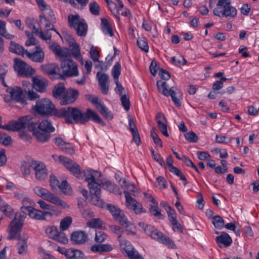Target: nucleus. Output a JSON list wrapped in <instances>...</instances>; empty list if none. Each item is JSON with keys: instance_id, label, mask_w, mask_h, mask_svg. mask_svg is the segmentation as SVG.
<instances>
[{"instance_id": "1", "label": "nucleus", "mask_w": 259, "mask_h": 259, "mask_svg": "<svg viewBox=\"0 0 259 259\" xmlns=\"http://www.w3.org/2000/svg\"><path fill=\"white\" fill-rule=\"evenodd\" d=\"M26 127L32 132L37 140L41 143L48 141L51 137V133L55 130L51 121L45 119L38 123L36 118L30 115L20 117L17 121H10L8 124L0 125V128L11 131H18Z\"/></svg>"}, {"instance_id": "2", "label": "nucleus", "mask_w": 259, "mask_h": 259, "mask_svg": "<svg viewBox=\"0 0 259 259\" xmlns=\"http://www.w3.org/2000/svg\"><path fill=\"white\" fill-rule=\"evenodd\" d=\"M82 172L83 173L82 177H85V181L88 183V187L91 194V202L95 205L104 207L105 204L100 198L101 185L96 181V177L101 176V172L92 169H88Z\"/></svg>"}, {"instance_id": "3", "label": "nucleus", "mask_w": 259, "mask_h": 259, "mask_svg": "<svg viewBox=\"0 0 259 259\" xmlns=\"http://www.w3.org/2000/svg\"><path fill=\"white\" fill-rule=\"evenodd\" d=\"M25 217L24 215L16 214L13 220L10 223L8 240L17 239L18 253L20 254H25L27 250V244L25 239L21 240L20 232L24 225Z\"/></svg>"}, {"instance_id": "4", "label": "nucleus", "mask_w": 259, "mask_h": 259, "mask_svg": "<svg viewBox=\"0 0 259 259\" xmlns=\"http://www.w3.org/2000/svg\"><path fill=\"white\" fill-rule=\"evenodd\" d=\"M215 16L225 17L228 19L234 18L237 15L236 9L231 5L230 0H219L213 11Z\"/></svg>"}, {"instance_id": "5", "label": "nucleus", "mask_w": 259, "mask_h": 259, "mask_svg": "<svg viewBox=\"0 0 259 259\" xmlns=\"http://www.w3.org/2000/svg\"><path fill=\"white\" fill-rule=\"evenodd\" d=\"M174 81L171 80L169 83L166 81H163V95L170 96L174 104L178 107L182 105L183 94L179 89L173 85Z\"/></svg>"}, {"instance_id": "6", "label": "nucleus", "mask_w": 259, "mask_h": 259, "mask_svg": "<svg viewBox=\"0 0 259 259\" xmlns=\"http://www.w3.org/2000/svg\"><path fill=\"white\" fill-rule=\"evenodd\" d=\"M90 119L102 125L105 124L98 114L90 109H88L85 112H82L76 108L75 124H84Z\"/></svg>"}, {"instance_id": "7", "label": "nucleus", "mask_w": 259, "mask_h": 259, "mask_svg": "<svg viewBox=\"0 0 259 259\" xmlns=\"http://www.w3.org/2000/svg\"><path fill=\"white\" fill-rule=\"evenodd\" d=\"M32 108L39 114L46 116L55 115L57 110L54 104L48 98L37 100Z\"/></svg>"}, {"instance_id": "8", "label": "nucleus", "mask_w": 259, "mask_h": 259, "mask_svg": "<svg viewBox=\"0 0 259 259\" xmlns=\"http://www.w3.org/2000/svg\"><path fill=\"white\" fill-rule=\"evenodd\" d=\"M69 26L74 29L78 35L85 36L87 32L88 26L84 19H80L78 15H69L68 17Z\"/></svg>"}, {"instance_id": "9", "label": "nucleus", "mask_w": 259, "mask_h": 259, "mask_svg": "<svg viewBox=\"0 0 259 259\" xmlns=\"http://www.w3.org/2000/svg\"><path fill=\"white\" fill-rule=\"evenodd\" d=\"M61 68L63 73L61 75L65 77L77 76L79 75L77 65L71 59H64L61 63Z\"/></svg>"}, {"instance_id": "10", "label": "nucleus", "mask_w": 259, "mask_h": 259, "mask_svg": "<svg viewBox=\"0 0 259 259\" xmlns=\"http://www.w3.org/2000/svg\"><path fill=\"white\" fill-rule=\"evenodd\" d=\"M59 160L65 166V167L78 179L82 178V171L80 166L72 160L63 156H59Z\"/></svg>"}, {"instance_id": "11", "label": "nucleus", "mask_w": 259, "mask_h": 259, "mask_svg": "<svg viewBox=\"0 0 259 259\" xmlns=\"http://www.w3.org/2000/svg\"><path fill=\"white\" fill-rule=\"evenodd\" d=\"M76 108L68 107L62 108L57 110L55 115L59 118L64 119L65 122L67 124H75Z\"/></svg>"}, {"instance_id": "12", "label": "nucleus", "mask_w": 259, "mask_h": 259, "mask_svg": "<svg viewBox=\"0 0 259 259\" xmlns=\"http://www.w3.org/2000/svg\"><path fill=\"white\" fill-rule=\"evenodd\" d=\"M85 97L87 100L92 103L105 118L109 119L113 118V114L108 110L105 105L102 103V101L98 97L92 95H86Z\"/></svg>"}, {"instance_id": "13", "label": "nucleus", "mask_w": 259, "mask_h": 259, "mask_svg": "<svg viewBox=\"0 0 259 259\" xmlns=\"http://www.w3.org/2000/svg\"><path fill=\"white\" fill-rule=\"evenodd\" d=\"M31 166L34 170L36 180L42 181L46 180L48 175V170L45 164L40 161L32 160Z\"/></svg>"}, {"instance_id": "14", "label": "nucleus", "mask_w": 259, "mask_h": 259, "mask_svg": "<svg viewBox=\"0 0 259 259\" xmlns=\"http://www.w3.org/2000/svg\"><path fill=\"white\" fill-rule=\"evenodd\" d=\"M25 210L27 212L24 215L27 214L32 219L39 221H46L48 218H51L53 215V213L52 212L46 211V210L42 211L34 207L29 208H29H25Z\"/></svg>"}, {"instance_id": "15", "label": "nucleus", "mask_w": 259, "mask_h": 259, "mask_svg": "<svg viewBox=\"0 0 259 259\" xmlns=\"http://www.w3.org/2000/svg\"><path fill=\"white\" fill-rule=\"evenodd\" d=\"M14 61V68L19 76H27L33 74L34 70L32 68L30 70L29 67L27 66L26 63L24 61L18 58H15Z\"/></svg>"}, {"instance_id": "16", "label": "nucleus", "mask_w": 259, "mask_h": 259, "mask_svg": "<svg viewBox=\"0 0 259 259\" xmlns=\"http://www.w3.org/2000/svg\"><path fill=\"white\" fill-rule=\"evenodd\" d=\"M42 71L49 75H52L54 79H64L63 75L60 73V69L55 63L41 65Z\"/></svg>"}, {"instance_id": "17", "label": "nucleus", "mask_w": 259, "mask_h": 259, "mask_svg": "<svg viewBox=\"0 0 259 259\" xmlns=\"http://www.w3.org/2000/svg\"><path fill=\"white\" fill-rule=\"evenodd\" d=\"M123 193L125 197L126 205L129 209L133 210L137 214L145 212L142 205L133 198L128 191L124 190Z\"/></svg>"}, {"instance_id": "18", "label": "nucleus", "mask_w": 259, "mask_h": 259, "mask_svg": "<svg viewBox=\"0 0 259 259\" xmlns=\"http://www.w3.org/2000/svg\"><path fill=\"white\" fill-rule=\"evenodd\" d=\"M139 226L143 228L145 233L150 236L153 239L162 242V233L154 227L145 224L143 223H140Z\"/></svg>"}, {"instance_id": "19", "label": "nucleus", "mask_w": 259, "mask_h": 259, "mask_svg": "<svg viewBox=\"0 0 259 259\" xmlns=\"http://www.w3.org/2000/svg\"><path fill=\"white\" fill-rule=\"evenodd\" d=\"M7 91L10 94L12 100L23 105L27 104L23 92L20 87L16 86L14 88L8 89Z\"/></svg>"}, {"instance_id": "20", "label": "nucleus", "mask_w": 259, "mask_h": 259, "mask_svg": "<svg viewBox=\"0 0 259 259\" xmlns=\"http://www.w3.org/2000/svg\"><path fill=\"white\" fill-rule=\"evenodd\" d=\"M78 91L72 88L68 89L61 98L60 104L66 105L75 102L78 97Z\"/></svg>"}, {"instance_id": "21", "label": "nucleus", "mask_w": 259, "mask_h": 259, "mask_svg": "<svg viewBox=\"0 0 259 259\" xmlns=\"http://www.w3.org/2000/svg\"><path fill=\"white\" fill-rule=\"evenodd\" d=\"M96 76L98 78L102 93L104 95H107L109 88V75L106 73L99 71L97 72Z\"/></svg>"}, {"instance_id": "22", "label": "nucleus", "mask_w": 259, "mask_h": 259, "mask_svg": "<svg viewBox=\"0 0 259 259\" xmlns=\"http://www.w3.org/2000/svg\"><path fill=\"white\" fill-rule=\"evenodd\" d=\"M25 54L31 61L35 62L41 63L45 59L44 52L39 47H36V50L33 53H30L27 50H26Z\"/></svg>"}, {"instance_id": "23", "label": "nucleus", "mask_w": 259, "mask_h": 259, "mask_svg": "<svg viewBox=\"0 0 259 259\" xmlns=\"http://www.w3.org/2000/svg\"><path fill=\"white\" fill-rule=\"evenodd\" d=\"M119 241L121 250L122 251H124L125 252L129 258L133 256L134 253L138 251L135 249L131 243L127 240L124 239H120Z\"/></svg>"}, {"instance_id": "24", "label": "nucleus", "mask_w": 259, "mask_h": 259, "mask_svg": "<svg viewBox=\"0 0 259 259\" xmlns=\"http://www.w3.org/2000/svg\"><path fill=\"white\" fill-rule=\"evenodd\" d=\"M70 240L73 244H82L88 241V234L83 231H74L71 235Z\"/></svg>"}, {"instance_id": "25", "label": "nucleus", "mask_w": 259, "mask_h": 259, "mask_svg": "<svg viewBox=\"0 0 259 259\" xmlns=\"http://www.w3.org/2000/svg\"><path fill=\"white\" fill-rule=\"evenodd\" d=\"M215 241L221 248L230 246L232 242L231 237L226 232H223L220 236L216 237Z\"/></svg>"}, {"instance_id": "26", "label": "nucleus", "mask_w": 259, "mask_h": 259, "mask_svg": "<svg viewBox=\"0 0 259 259\" xmlns=\"http://www.w3.org/2000/svg\"><path fill=\"white\" fill-rule=\"evenodd\" d=\"M48 16L46 14H44V16L41 15L39 16L40 18V22L42 23V19L44 18V21L45 22V27L46 29V35H47V32L49 34V28L51 26L52 23H55L56 22V18L54 17V15L53 12L51 10H49V13H48Z\"/></svg>"}, {"instance_id": "27", "label": "nucleus", "mask_w": 259, "mask_h": 259, "mask_svg": "<svg viewBox=\"0 0 259 259\" xmlns=\"http://www.w3.org/2000/svg\"><path fill=\"white\" fill-rule=\"evenodd\" d=\"M113 247L108 244L98 243L91 247V250L94 252H108L112 250Z\"/></svg>"}, {"instance_id": "28", "label": "nucleus", "mask_w": 259, "mask_h": 259, "mask_svg": "<svg viewBox=\"0 0 259 259\" xmlns=\"http://www.w3.org/2000/svg\"><path fill=\"white\" fill-rule=\"evenodd\" d=\"M0 210L7 217L11 218L13 215L14 209L0 197Z\"/></svg>"}, {"instance_id": "29", "label": "nucleus", "mask_w": 259, "mask_h": 259, "mask_svg": "<svg viewBox=\"0 0 259 259\" xmlns=\"http://www.w3.org/2000/svg\"><path fill=\"white\" fill-rule=\"evenodd\" d=\"M101 28L105 35L112 36L114 34L112 27L107 19L106 18L101 19Z\"/></svg>"}, {"instance_id": "30", "label": "nucleus", "mask_w": 259, "mask_h": 259, "mask_svg": "<svg viewBox=\"0 0 259 259\" xmlns=\"http://www.w3.org/2000/svg\"><path fill=\"white\" fill-rule=\"evenodd\" d=\"M30 29L32 30V32L35 33L36 35L40 37L44 40H51V34H49L48 32H47V35L41 31L40 28L36 27V26L33 24H30L29 25Z\"/></svg>"}, {"instance_id": "31", "label": "nucleus", "mask_w": 259, "mask_h": 259, "mask_svg": "<svg viewBox=\"0 0 259 259\" xmlns=\"http://www.w3.org/2000/svg\"><path fill=\"white\" fill-rule=\"evenodd\" d=\"M67 259H86L84 253L78 249L70 248Z\"/></svg>"}, {"instance_id": "32", "label": "nucleus", "mask_w": 259, "mask_h": 259, "mask_svg": "<svg viewBox=\"0 0 259 259\" xmlns=\"http://www.w3.org/2000/svg\"><path fill=\"white\" fill-rule=\"evenodd\" d=\"M34 192L36 195L48 201L50 200L49 197L53 195L48 190L40 187H35L34 188Z\"/></svg>"}, {"instance_id": "33", "label": "nucleus", "mask_w": 259, "mask_h": 259, "mask_svg": "<svg viewBox=\"0 0 259 259\" xmlns=\"http://www.w3.org/2000/svg\"><path fill=\"white\" fill-rule=\"evenodd\" d=\"M9 51L11 52H12L18 55H23V54H25V51L26 50L22 46L19 45V44L16 43L13 41H11L10 42Z\"/></svg>"}, {"instance_id": "34", "label": "nucleus", "mask_w": 259, "mask_h": 259, "mask_svg": "<svg viewBox=\"0 0 259 259\" xmlns=\"http://www.w3.org/2000/svg\"><path fill=\"white\" fill-rule=\"evenodd\" d=\"M33 88L39 92L46 91V82L43 80L33 77L32 78Z\"/></svg>"}, {"instance_id": "35", "label": "nucleus", "mask_w": 259, "mask_h": 259, "mask_svg": "<svg viewBox=\"0 0 259 259\" xmlns=\"http://www.w3.org/2000/svg\"><path fill=\"white\" fill-rule=\"evenodd\" d=\"M65 88L63 83H60L56 85L52 91L53 96L56 99H61V94L64 92Z\"/></svg>"}, {"instance_id": "36", "label": "nucleus", "mask_w": 259, "mask_h": 259, "mask_svg": "<svg viewBox=\"0 0 259 259\" xmlns=\"http://www.w3.org/2000/svg\"><path fill=\"white\" fill-rule=\"evenodd\" d=\"M70 46L72 47L70 51V55L78 60L82 61L79 46L76 42H73Z\"/></svg>"}, {"instance_id": "37", "label": "nucleus", "mask_w": 259, "mask_h": 259, "mask_svg": "<svg viewBox=\"0 0 259 259\" xmlns=\"http://www.w3.org/2000/svg\"><path fill=\"white\" fill-rule=\"evenodd\" d=\"M114 220L125 228H128V226L131 225V222L128 220L124 213L122 212L119 213Z\"/></svg>"}, {"instance_id": "38", "label": "nucleus", "mask_w": 259, "mask_h": 259, "mask_svg": "<svg viewBox=\"0 0 259 259\" xmlns=\"http://www.w3.org/2000/svg\"><path fill=\"white\" fill-rule=\"evenodd\" d=\"M163 207L164 208L167 213L168 218L170 223H171L177 219L176 213L174 209L167 204L164 203H163Z\"/></svg>"}, {"instance_id": "39", "label": "nucleus", "mask_w": 259, "mask_h": 259, "mask_svg": "<svg viewBox=\"0 0 259 259\" xmlns=\"http://www.w3.org/2000/svg\"><path fill=\"white\" fill-rule=\"evenodd\" d=\"M150 73L153 76H155L156 73L158 72L160 78L162 79V68H160L158 65L156 61L153 60L149 67Z\"/></svg>"}, {"instance_id": "40", "label": "nucleus", "mask_w": 259, "mask_h": 259, "mask_svg": "<svg viewBox=\"0 0 259 259\" xmlns=\"http://www.w3.org/2000/svg\"><path fill=\"white\" fill-rule=\"evenodd\" d=\"M50 200L49 201L51 203L56 204V205L61 206L63 208H68V205L64 201L61 200L58 197L55 196L54 194H53L51 197H49Z\"/></svg>"}, {"instance_id": "41", "label": "nucleus", "mask_w": 259, "mask_h": 259, "mask_svg": "<svg viewBox=\"0 0 259 259\" xmlns=\"http://www.w3.org/2000/svg\"><path fill=\"white\" fill-rule=\"evenodd\" d=\"M103 222L99 218H94L87 223V225L92 228L101 229L102 227Z\"/></svg>"}, {"instance_id": "42", "label": "nucleus", "mask_w": 259, "mask_h": 259, "mask_svg": "<svg viewBox=\"0 0 259 259\" xmlns=\"http://www.w3.org/2000/svg\"><path fill=\"white\" fill-rule=\"evenodd\" d=\"M102 184L103 186H105L110 192H112L116 194H119V195L122 194V192L120 191L118 186L114 184H112L110 182H106Z\"/></svg>"}, {"instance_id": "43", "label": "nucleus", "mask_w": 259, "mask_h": 259, "mask_svg": "<svg viewBox=\"0 0 259 259\" xmlns=\"http://www.w3.org/2000/svg\"><path fill=\"white\" fill-rule=\"evenodd\" d=\"M56 56L59 57L61 61L66 58L71 56L70 51L67 48H63L59 49L58 52L56 54Z\"/></svg>"}, {"instance_id": "44", "label": "nucleus", "mask_w": 259, "mask_h": 259, "mask_svg": "<svg viewBox=\"0 0 259 259\" xmlns=\"http://www.w3.org/2000/svg\"><path fill=\"white\" fill-rule=\"evenodd\" d=\"M121 73V65L118 62L113 67L112 69V75L113 77L114 80H118L119 76Z\"/></svg>"}, {"instance_id": "45", "label": "nucleus", "mask_w": 259, "mask_h": 259, "mask_svg": "<svg viewBox=\"0 0 259 259\" xmlns=\"http://www.w3.org/2000/svg\"><path fill=\"white\" fill-rule=\"evenodd\" d=\"M212 222L215 228L221 229L224 226V220L219 215H215L212 218Z\"/></svg>"}, {"instance_id": "46", "label": "nucleus", "mask_w": 259, "mask_h": 259, "mask_svg": "<svg viewBox=\"0 0 259 259\" xmlns=\"http://www.w3.org/2000/svg\"><path fill=\"white\" fill-rule=\"evenodd\" d=\"M72 219L70 217H66L60 222V229L61 231L67 230L71 224Z\"/></svg>"}, {"instance_id": "47", "label": "nucleus", "mask_w": 259, "mask_h": 259, "mask_svg": "<svg viewBox=\"0 0 259 259\" xmlns=\"http://www.w3.org/2000/svg\"><path fill=\"white\" fill-rule=\"evenodd\" d=\"M107 238V235L102 231L96 232L94 241L98 243L104 242Z\"/></svg>"}, {"instance_id": "48", "label": "nucleus", "mask_w": 259, "mask_h": 259, "mask_svg": "<svg viewBox=\"0 0 259 259\" xmlns=\"http://www.w3.org/2000/svg\"><path fill=\"white\" fill-rule=\"evenodd\" d=\"M137 43L138 46L143 51L148 52L149 47L146 38L144 37H139L137 39Z\"/></svg>"}, {"instance_id": "49", "label": "nucleus", "mask_w": 259, "mask_h": 259, "mask_svg": "<svg viewBox=\"0 0 259 259\" xmlns=\"http://www.w3.org/2000/svg\"><path fill=\"white\" fill-rule=\"evenodd\" d=\"M163 244L169 249H176L177 246L174 241L166 235H163Z\"/></svg>"}, {"instance_id": "50", "label": "nucleus", "mask_w": 259, "mask_h": 259, "mask_svg": "<svg viewBox=\"0 0 259 259\" xmlns=\"http://www.w3.org/2000/svg\"><path fill=\"white\" fill-rule=\"evenodd\" d=\"M37 203L39 205L41 208L44 210H48L47 211L52 212L53 214H55V207L47 204L45 202L40 200L37 202Z\"/></svg>"}, {"instance_id": "51", "label": "nucleus", "mask_w": 259, "mask_h": 259, "mask_svg": "<svg viewBox=\"0 0 259 259\" xmlns=\"http://www.w3.org/2000/svg\"><path fill=\"white\" fill-rule=\"evenodd\" d=\"M89 6L90 11L92 14L95 16H98L100 14V7L97 2H91Z\"/></svg>"}, {"instance_id": "52", "label": "nucleus", "mask_w": 259, "mask_h": 259, "mask_svg": "<svg viewBox=\"0 0 259 259\" xmlns=\"http://www.w3.org/2000/svg\"><path fill=\"white\" fill-rule=\"evenodd\" d=\"M58 188L65 194H70L71 193L72 190L66 180L63 181Z\"/></svg>"}, {"instance_id": "53", "label": "nucleus", "mask_w": 259, "mask_h": 259, "mask_svg": "<svg viewBox=\"0 0 259 259\" xmlns=\"http://www.w3.org/2000/svg\"><path fill=\"white\" fill-rule=\"evenodd\" d=\"M54 240L63 244L67 243L68 241L65 233L62 231H58V232L57 233V234Z\"/></svg>"}, {"instance_id": "54", "label": "nucleus", "mask_w": 259, "mask_h": 259, "mask_svg": "<svg viewBox=\"0 0 259 259\" xmlns=\"http://www.w3.org/2000/svg\"><path fill=\"white\" fill-rule=\"evenodd\" d=\"M107 209L112 214V215L114 219L119 213H120L122 211L121 210L116 207L115 205H113L111 204H109L107 205Z\"/></svg>"}, {"instance_id": "55", "label": "nucleus", "mask_w": 259, "mask_h": 259, "mask_svg": "<svg viewBox=\"0 0 259 259\" xmlns=\"http://www.w3.org/2000/svg\"><path fill=\"white\" fill-rule=\"evenodd\" d=\"M45 231L49 237L54 240L58 230L56 226H52L47 227Z\"/></svg>"}, {"instance_id": "56", "label": "nucleus", "mask_w": 259, "mask_h": 259, "mask_svg": "<svg viewBox=\"0 0 259 259\" xmlns=\"http://www.w3.org/2000/svg\"><path fill=\"white\" fill-rule=\"evenodd\" d=\"M30 204V200L28 198H24L22 200V206L21 207V211L23 213V215H24L25 213H27V211L25 210V208L27 209V208H32V207L29 206V204ZM16 214H21V213H16ZM25 217V216L24 215Z\"/></svg>"}, {"instance_id": "57", "label": "nucleus", "mask_w": 259, "mask_h": 259, "mask_svg": "<svg viewBox=\"0 0 259 259\" xmlns=\"http://www.w3.org/2000/svg\"><path fill=\"white\" fill-rule=\"evenodd\" d=\"M170 62L176 66L184 65L187 63V61L185 59L183 56H181L178 59H176L175 57H172Z\"/></svg>"}, {"instance_id": "58", "label": "nucleus", "mask_w": 259, "mask_h": 259, "mask_svg": "<svg viewBox=\"0 0 259 259\" xmlns=\"http://www.w3.org/2000/svg\"><path fill=\"white\" fill-rule=\"evenodd\" d=\"M184 136L187 141L192 143H196L198 140L197 135L192 131L185 134Z\"/></svg>"}, {"instance_id": "59", "label": "nucleus", "mask_w": 259, "mask_h": 259, "mask_svg": "<svg viewBox=\"0 0 259 259\" xmlns=\"http://www.w3.org/2000/svg\"><path fill=\"white\" fill-rule=\"evenodd\" d=\"M31 162L28 163L26 162H23L21 166V170L23 176H28L30 174L31 170Z\"/></svg>"}, {"instance_id": "60", "label": "nucleus", "mask_w": 259, "mask_h": 259, "mask_svg": "<svg viewBox=\"0 0 259 259\" xmlns=\"http://www.w3.org/2000/svg\"><path fill=\"white\" fill-rule=\"evenodd\" d=\"M122 105L126 111H128L130 108V102L129 98L125 95L121 96L120 98Z\"/></svg>"}, {"instance_id": "61", "label": "nucleus", "mask_w": 259, "mask_h": 259, "mask_svg": "<svg viewBox=\"0 0 259 259\" xmlns=\"http://www.w3.org/2000/svg\"><path fill=\"white\" fill-rule=\"evenodd\" d=\"M49 182L52 189H55L57 187H59L60 182L54 174H51L50 176Z\"/></svg>"}, {"instance_id": "62", "label": "nucleus", "mask_w": 259, "mask_h": 259, "mask_svg": "<svg viewBox=\"0 0 259 259\" xmlns=\"http://www.w3.org/2000/svg\"><path fill=\"white\" fill-rule=\"evenodd\" d=\"M173 158L171 155L168 156L166 159V164L170 172L176 170L177 168L173 165Z\"/></svg>"}, {"instance_id": "63", "label": "nucleus", "mask_w": 259, "mask_h": 259, "mask_svg": "<svg viewBox=\"0 0 259 259\" xmlns=\"http://www.w3.org/2000/svg\"><path fill=\"white\" fill-rule=\"evenodd\" d=\"M61 149L66 153L73 154L74 153V150L69 143H66L64 146H63Z\"/></svg>"}, {"instance_id": "64", "label": "nucleus", "mask_w": 259, "mask_h": 259, "mask_svg": "<svg viewBox=\"0 0 259 259\" xmlns=\"http://www.w3.org/2000/svg\"><path fill=\"white\" fill-rule=\"evenodd\" d=\"M153 205L150 204V211L154 215L156 216L160 214V210L158 207V202L157 201L153 203Z\"/></svg>"}]
</instances>
